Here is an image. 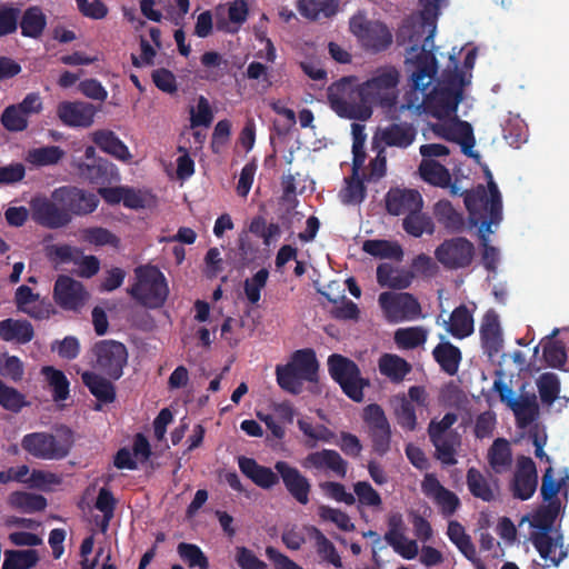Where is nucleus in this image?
Wrapping results in <instances>:
<instances>
[{"mask_svg":"<svg viewBox=\"0 0 569 569\" xmlns=\"http://www.w3.org/2000/svg\"><path fill=\"white\" fill-rule=\"evenodd\" d=\"M63 154L64 152L60 147L47 146L29 150L26 159L34 166L44 167L58 163Z\"/></svg>","mask_w":569,"mask_h":569,"instance_id":"nucleus-50","label":"nucleus"},{"mask_svg":"<svg viewBox=\"0 0 569 569\" xmlns=\"http://www.w3.org/2000/svg\"><path fill=\"white\" fill-rule=\"evenodd\" d=\"M432 356L441 370L447 375L453 376L458 372L462 355L460 349L451 342L438 343L432 350Z\"/></svg>","mask_w":569,"mask_h":569,"instance_id":"nucleus-35","label":"nucleus"},{"mask_svg":"<svg viewBox=\"0 0 569 569\" xmlns=\"http://www.w3.org/2000/svg\"><path fill=\"white\" fill-rule=\"evenodd\" d=\"M390 123L377 130L375 139L385 147L408 149L416 141L417 127L412 122L401 121L398 116H390Z\"/></svg>","mask_w":569,"mask_h":569,"instance_id":"nucleus-18","label":"nucleus"},{"mask_svg":"<svg viewBox=\"0 0 569 569\" xmlns=\"http://www.w3.org/2000/svg\"><path fill=\"white\" fill-rule=\"evenodd\" d=\"M318 515L322 520L333 522L342 531L355 530L350 517L340 509L322 505L318 509Z\"/></svg>","mask_w":569,"mask_h":569,"instance_id":"nucleus-60","label":"nucleus"},{"mask_svg":"<svg viewBox=\"0 0 569 569\" xmlns=\"http://www.w3.org/2000/svg\"><path fill=\"white\" fill-rule=\"evenodd\" d=\"M403 230L415 237L419 238L423 233L433 234L435 232V223L427 213L420 211H412L407 214L402 220Z\"/></svg>","mask_w":569,"mask_h":569,"instance_id":"nucleus-44","label":"nucleus"},{"mask_svg":"<svg viewBox=\"0 0 569 569\" xmlns=\"http://www.w3.org/2000/svg\"><path fill=\"white\" fill-rule=\"evenodd\" d=\"M91 351L96 358L94 368L111 380L121 378L128 362V351L122 342L111 339L100 340L93 345Z\"/></svg>","mask_w":569,"mask_h":569,"instance_id":"nucleus-11","label":"nucleus"},{"mask_svg":"<svg viewBox=\"0 0 569 569\" xmlns=\"http://www.w3.org/2000/svg\"><path fill=\"white\" fill-rule=\"evenodd\" d=\"M366 196V187L359 174L346 179V187L340 191L341 201L346 204L360 203Z\"/></svg>","mask_w":569,"mask_h":569,"instance_id":"nucleus-56","label":"nucleus"},{"mask_svg":"<svg viewBox=\"0 0 569 569\" xmlns=\"http://www.w3.org/2000/svg\"><path fill=\"white\" fill-rule=\"evenodd\" d=\"M234 550V560L241 569H268L267 563L260 560L251 549L238 546Z\"/></svg>","mask_w":569,"mask_h":569,"instance_id":"nucleus-64","label":"nucleus"},{"mask_svg":"<svg viewBox=\"0 0 569 569\" xmlns=\"http://www.w3.org/2000/svg\"><path fill=\"white\" fill-rule=\"evenodd\" d=\"M399 72L395 67L378 69L362 83L353 76L342 77L327 88L330 109L340 118L367 121L372 116V107L379 106L390 111L396 108Z\"/></svg>","mask_w":569,"mask_h":569,"instance_id":"nucleus-1","label":"nucleus"},{"mask_svg":"<svg viewBox=\"0 0 569 569\" xmlns=\"http://www.w3.org/2000/svg\"><path fill=\"white\" fill-rule=\"evenodd\" d=\"M378 302L389 323L413 321L423 317L420 302L409 292L385 291L379 295Z\"/></svg>","mask_w":569,"mask_h":569,"instance_id":"nucleus-9","label":"nucleus"},{"mask_svg":"<svg viewBox=\"0 0 569 569\" xmlns=\"http://www.w3.org/2000/svg\"><path fill=\"white\" fill-rule=\"evenodd\" d=\"M509 408L513 411L519 426L522 427L531 423L538 416V403L535 396L517 398Z\"/></svg>","mask_w":569,"mask_h":569,"instance_id":"nucleus-49","label":"nucleus"},{"mask_svg":"<svg viewBox=\"0 0 569 569\" xmlns=\"http://www.w3.org/2000/svg\"><path fill=\"white\" fill-rule=\"evenodd\" d=\"M319 363L313 349L296 350L286 365L276 367L277 383L281 389L298 395L302 381L315 382L318 379Z\"/></svg>","mask_w":569,"mask_h":569,"instance_id":"nucleus-5","label":"nucleus"},{"mask_svg":"<svg viewBox=\"0 0 569 569\" xmlns=\"http://www.w3.org/2000/svg\"><path fill=\"white\" fill-rule=\"evenodd\" d=\"M53 300L62 310L80 312L90 298L82 282L67 274H60L54 281Z\"/></svg>","mask_w":569,"mask_h":569,"instance_id":"nucleus-14","label":"nucleus"},{"mask_svg":"<svg viewBox=\"0 0 569 569\" xmlns=\"http://www.w3.org/2000/svg\"><path fill=\"white\" fill-rule=\"evenodd\" d=\"M274 470L279 473L284 488L299 503L307 505L311 491L309 479L303 476L296 467L290 466L287 461H277Z\"/></svg>","mask_w":569,"mask_h":569,"instance_id":"nucleus-21","label":"nucleus"},{"mask_svg":"<svg viewBox=\"0 0 569 569\" xmlns=\"http://www.w3.org/2000/svg\"><path fill=\"white\" fill-rule=\"evenodd\" d=\"M465 86V76L462 72L455 71L446 79L439 81L430 93L425 96L423 101L416 106L411 99L402 103L399 112L416 109L418 112L422 108L423 112L439 120L456 113L458 104L462 100Z\"/></svg>","mask_w":569,"mask_h":569,"instance_id":"nucleus-2","label":"nucleus"},{"mask_svg":"<svg viewBox=\"0 0 569 569\" xmlns=\"http://www.w3.org/2000/svg\"><path fill=\"white\" fill-rule=\"evenodd\" d=\"M81 240L96 247L111 246L118 248L120 239L102 227H89L81 231Z\"/></svg>","mask_w":569,"mask_h":569,"instance_id":"nucleus-51","label":"nucleus"},{"mask_svg":"<svg viewBox=\"0 0 569 569\" xmlns=\"http://www.w3.org/2000/svg\"><path fill=\"white\" fill-rule=\"evenodd\" d=\"M42 373L49 382L52 390V397L56 401H63L69 397V380L63 371L47 366L42 368Z\"/></svg>","mask_w":569,"mask_h":569,"instance_id":"nucleus-48","label":"nucleus"},{"mask_svg":"<svg viewBox=\"0 0 569 569\" xmlns=\"http://www.w3.org/2000/svg\"><path fill=\"white\" fill-rule=\"evenodd\" d=\"M362 250L366 253L380 259H392L400 261L403 257V250L401 246L389 240H366L362 244Z\"/></svg>","mask_w":569,"mask_h":569,"instance_id":"nucleus-43","label":"nucleus"},{"mask_svg":"<svg viewBox=\"0 0 569 569\" xmlns=\"http://www.w3.org/2000/svg\"><path fill=\"white\" fill-rule=\"evenodd\" d=\"M569 480L568 475L562 477L560 480H556L553 477V469L548 467L542 476L540 495L543 501L551 502L557 497L560 488L565 486Z\"/></svg>","mask_w":569,"mask_h":569,"instance_id":"nucleus-58","label":"nucleus"},{"mask_svg":"<svg viewBox=\"0 0 569 569\" xmlns=\"http://www.w3.org/2000/svg\"><path fill=\"white\" fill-rule=\"evenodd\" d=\"M91 139L100 150L112 156L117 160L129 162L132 159L129 148L112 130H97L92 133Z\"/></svg>","mask_w":569,"mask_h":569,"instance_id":"nucleus-31","label":"nucleus"},{"mask_svg":"<svg viewBox=\"0 0 569 569\" xmlns=\"http://www.w3.org/2000/svg\"><path fill=\"white\" fill-rule=\"evenodd\" d=\"M385 540L392 547L395 552L407 560L413 559L418 555L417 541L408 539L405 536V531H395L391 538L389 532H386Z\"/></svg>","mask_w":569,"mask_h":569,"instance_id":"nucleus-53","label":"nucleus"},{"mask_svg":"<svg viewBox=\"0 0 569 569\" xmlns=\"http://www.w3.org/2000/svg\"><path fill=\"white\" fill-rule=\"evenodd\" d=\"M26 405L24 396L0 379V406L9 411L19 412Z\"/></svg>","mask_w":569,"mask_h":569,"instance_id":"nucleus-59","label":"nucleus"},{"mask_svg":"<svg viewBox=\"0 0 569 569\" xmlns=\"http://www.w3.org/2000/svg\"><path fill=\"white\" fill-rule=\"evenodd\" d=\"M47 26L46 14L39 7H30L24 10L21 20L20 28L21 34L27 38H39Z\"/></svg>","mask_w":569,"mask_h":569,"instance_id":"nucleus-42","label":"nucleus"},{"mask_svg":"<svg viewBox=\"0 0 569 569\" xmlns=\"http://www.w3.org/2000/svg\"><path fill=\"white\" fill-rule=\"evenodd\" d=\"M81 381L98 401L93 408L96 411H100L102 405L112 403L116 400L114 385L101 375L93 371H83L81 373Z\"/></svg>","mask_w":569,"mask_h":569,"instance_id":"nucleus-27","label":"nucleus"},{"mask_svg":"<svg viewBox=\"0 0 569 569\" xmlns=\"http://www.w3.org/2000/svg\"><path fill=\"white\" fill-rule=\"evenodd\" d=\"M133 272L134 282L128 288V295L144 308H161L169 296V287L163 272L152 264L138 266Z\"/></svg>","mask_w":569,"mask_h":569,"instance_id":"nucleus-4","label":"nucleus"},{"mask_svg":"<svg viewBox=\"0 0 569 569\" xmlns=\"http://www.w3.org/2000/svg\"><path fill=\"white\" fill-rule=\"evenodd\" d=\"M0 121L3 128L11 132L23 131L29 124L27 117L14 104H10L3 110Z\"/></svg>","mask_w":569,"mask_h":569,"instance_id":"nucleus-57","label":"nucleus"},{"mask_svg":"<svg viewBox=\"0 0 569 569\" xmlns=\"http://www.w3.org/2000/svg\"><path fill=\"white\" fill-rule=\"evenodd\" d=\"M302 468L307 470H327L343 479L347 476L348 462L340 453L332 449H322L308 453L301 461Z\"/></svg>","mask_w":569,"mask_h":569,"instance_id":"nucleus-22","label":"nucleus"},{"mask_svg":"<svg viewBox=\"0 0 569 569\" xmlns=\"http://www.w3.org/2000/svg\"><path fill=\"white\" fill-rule=\"evenodd\" d=\"M269 271L266 268L258 270L251 278H247L243 282V292L247 300L256 306L261 299V291L267 286Z\"/></svg>","mask_w":569,"mask_h":569,"instance_id":"nucleus-52","label":"nucleus"},{"mask_svg":"<svg viewBox=\"0 0 569 569\" xmlns=\"http://www.w3.org/2000/svg\"><path fill=\"white\" fill-rule=\"evenodd\" d=\"M435 257L448 270L465 269L473 261L475 246L463 237L446 239L436 248Z\"/></svg>","mask_w":569,"mask_h":569,"instance_id":"nucleus-13","label":"nucleus"},{"mask_svg":"<svg viewBox=\"0 0 569 569\" xmlns=\"http://www.w3.org/2000/svg\"><path fill=\"white\" fill-rule=\"evenodd\" d=\"M418 171L421 179L431 186L440 188L450 186L451 174L449 170L435 159H422Z\"/></svg>","mask_w":569,"mask_h":569,"instance_id":"nucleus-36","label":"nucleus"},{"mask_svg":"<svg viewBox=\"0 0 569 569\" xmlns=\"http://www.w3.org/2000/svg\"><path fill=\"white\" fill-rule=\"evenodd\" d=\"M31 219L47 229H59L68 226L71 218L52 196L38 194L29 201Z\"/></svg>","mask_w":569,"mask_h":569,"instance_id":"nucleus-15","label":"nucleus"},{"mask_svg":"<svg viewBox=\"0 0 569 569\" xmlns=\"http://www.w3.org/2000/svg\"><path fill=\"white\" fill-rule=\"evenodd\" d=\"M180 558L190 567L209 569V561L201 548L194 543L180 542L177 547Z\"/></svg>","mask_w":569,"mask_h":569,"instance_id":"nucleus-54","label":"nucleus"},{"mask_svg":"<svg viewBox=\"0 0 569 569\" xmlns=\"http://www.w3.org/2000/svg\"><path fill=\"white\" fill-rule=\"evenodd\" d=\"M337 0H298L299 13L309 20L331 18L338 11Z\"/></svg>","mask_w":569,"mask_h":569,"instance_id":"nucleus-37","label":"nucleus"},{"mask_svg":"<svg viewBox=\"0 0 569 569\" xmlns=\"http://www.w3.org/2000/svg\"><path fill=\"white\" fill-rule=\"evenodd\" d=\"M349 30L366 51L379 53L392 43L388 27L378 20H370L363 10L357 11L349 20Z\"/></svg>","mask_w":569,"mask_h":569,"instance_id":"nucleus-6","label":"nucleus"},{"mask_svg":"<svg viewBox=\"0 0 569 569\" xmlns=\"http://www.w3.org/2000/svg\"><path fill=\"white\" fill-rule=\"evenodd\" d=\"M355 495L362 506L380 507L382 503L379 492L368 481H358L353 485Z\"/></svg>","mask_w":569,"mask_h":569,"instance_id":"nucleus-62","label":"nucleus"},{"mask_svg":"<svg viewBox=\"0 0 569 569\" xmlns=\"http://www.w3.org/2000/svg\"><path fill=\"white\" fill-rule=\"evenodd\" d=\"M306 530L310 538L315 540L317 553L321 559L331 563L335 568H342L341 557L339 556L335 545L323 535V532L315 526H308L306 527Z\"/></svg>","mask_w":569,"mask_h":569,"instance_id":"nucleus-38","label":"nucleus"},{"mask_svg":"<svg viewBox=\"0 0 569 569\" xmlns=\"http://www.w3.org/2000/svg\"><path fill=\"white\" fill-rule=\"evenodd\" d=\"M538 473L535 461L527 456L517 459L516 471L510 483V490L515 498L530 499L537 490Z\"/></svg>","mask_w":569,"mask_h":569,"instance_id":"nucleus-19","label":"nucleus"},{"mask_svg":"<svg viewBox=\"0 0 569 569\" xmlns=\"http://www.w3.org/2000/svg\"><path fill=\"white\" fill-rule=\"evenodd\" d=\"M328 370L348 398L356 402L363 400V389L369 386V380L361 377L360 369L353 360L332 353L328 358Z\"/></svg>","mask_w":569,"mask_h":569,"instance_id":"nucleus-7","label":"nucleus"},{"mask_svg":"<svg viewBox=\"0 0 569 569\" xmlns=\"http://www.w3.org/2000/svg\"><path fill=\"white\" fill-rule=\"evenodd\" d=\"M481 346L489 357L497 355L502 347V333L498 315L488 311L480 325Z\"/></svg>","mask_w":569,"mask_h":569,"instance_id":"nucleus-30","label":"nucleus"},{"mask_svg":"<svg viewBox=\"0 0 569 569\" xmlns=\"http://www.w3.org/2000/svg\"><path fill=\"white\" fill-rule=\"evenodd\" d=\"M447 331L458 339L467 338L473 332V318L467 306L460 305L451 312Z\"/></svg>","mask_w":569,"mask_h":569,"instance_id":"nucleus-39","label":"nucleus"},{"mask_svg":"<svg viewBox=\"0 0 569 569\" xmlns=\"http://www.w3.org/2000/svg\"><path fill=\"white\" fill-rule=\"evenodd\" d=\"M11 508L24 513H34L47 508V499L42 495L28 491H13L8 498Z\"/></svg>","mask_w":569,"mask_h":569,"instance_id":"nucleus-41","label":"nucleus"},{"mask_svg":"<svg viewBox=\"0 0 569 569\" xmlns=\"http://www.w3.org/2000/svg\"><path fill=\"white\" fill-rule=\"evenodd\" d=\"M297 425L299 430L309 438L306 442L308 448H315L318 441L330 443L336 439V433L325 425L312 426L305 419H299Z\"/></svg>","mask_w":569,"mask_h":569,"instance_id":"nucleus-46","label":"nucleus"},{"mask_svg":"<svg viewBox=\"0 0 569 569\" xmlns=\"http://www.w3.org/2000/svg\"><path fill=\"white\" fill-rule=\"evenodd\" d=\"M96 112L93 104L83 101H62L57 108L58 118L68 127L89 128Z\"/></svg>","mask_w":569,"mask_h":569,"instance_id":"nucleus-26","label":"nucleus"},{"mask_svg":"<svg viewBox=\"0 0 569 569\" xmlns=\"http://www.w3.org/2000/svg\"><path fill=\"white\" fill-rule=\"evenodd\" d=\"M435 217L447 230L461 232L465 228V218L458 212L449 200H439L433 208Z\"/></svg>","mask_w":569,"mask_h":569,"instance_id":"nucleus-40","label":"nucleus"},{"mask_svg":"<svg viewBox=\"0 0 569 569\" xmlns=\"http://www.w3.org/2000/svg\"><path fill=\"white\" fill-rule=\"evenodd\" d=\"M543 358L549 367L562 368L567 360L565 346L560 341H549L543 346Z\"/></svg>","mask_w":569,"mask_h":569,"instance_id":"nucleus-63","label":"nucleus"},{"mask_svg":"<svg viewBox=\"0 0 569 569\" xmlns=\"http://www.w3.org/2000/svg\"><path fill=\"white\" fill-rule=\"evenodd\" d=\"M540 400L545 405H552L560 392V382L552 372L542 373L538 380Z\"/></svg>","mask_w":569,"mask_h":569,"instance_id":"nucleus-55","label":"nucleus"},{"mask_svg":"<svg viewBox=\"0 0 569 569\" xmlns=\"http://www.w3.org/2000/svg\"><path fill=\"white\" fill-rule=\"evenodd\" d=\"M378 368L382 376L393 383H400L412 370V366L402 357L395 353H383L378 361Z\"/></svg>","mask_w":569,"mask_h":569,"instance_id":"nucleus-33","label":"nucleus"},{"mask_svg":"<svg viewBox=\"0 0 569 569\" xmlns=\"http://www.w3.org/2000/svg\"><path fill=\"white\" fill-rule=\"evenodd\" d=\"M466 483L470 493L485 502L496 500L499 493L498 479L492 476L486 477L475 467L467 470Z\"/></svg>","mask_w":569,"mask_h":569,"instance_id":"nucleus-28","label":"nucleus"},{"mask_svg":"<svg viewBox=\"0 0 569 569\" xmlns=\"http://www.w3.org/2000/svg\"><path fill=\"white\" fill-rule=\"evenodd\" d=\"M530 540L540 557L558 567L567 558L568 551L563 547V536L556 530L552 533L531 532Z\"/></svg>","mask_w":569,"mask_h":569,"instance_id":"nucleus-25","label":"nucleus"},{"mask_svg":"<svg viewBox=\"0 0 569 569\" xmlns=\"http://www.w3.org/2000/svg\"><path fill=\"white\" fill-rule=\"evenodd\" d=\"M487 458L495 473L501 475L509 471L512 466L510 442L505 438H497L488 449Z\"/></svg>","mask_w":569,"mask_h":569,"instance_id":"nucleus-34","label":"nucleus"},{"mask_svg":"<svg viewBox=\"0 0 569 569\" xmlns=\"http://www.w3.org/2000/svg\"><path fill=\"white\" fill-rule=\"evenodd\" d=\"M39 561L38 551L34 549L7 550L2 569H30Z\"/></svg>","mask_w":569,"mask_h":569,"instance_id":"nucleus-45","label":"nucleus"},{"mask_svg":"<svg viewBox=\"0 0 569 569\" xmlns=\"http://www.w3.org/2000/svg\"><path fill=\"white\" fill-rule=\"evenodd\" d=\"M421 489L427 497L433 500L441 513L446 517L452 516L460 506L458 496L443 487L433 473H427L421 482Z\"/></svg>","mask_w":569,"mask_h":569,"instance_id":"nucleus-23","label":"nucleus"},{"mask_svg":"<svg viewBox=\"0 0 569 569\" xmlns=\"http://www.w3.org/2000/svg\"><path fill=\"white\" fill-rule=\"evenodd\" d=\"M396 418L401 428L413 431L417 427V416L413 403L405 396L400 399L399 406L396 408Z\"/></svg>","mask_w":569,"mask_h":569,"instance_id":"nucleus-61","label":"nucleus"},{"mask_svg":"<svg viewBox=\"0 0 569 569\" xmlns=\"http://www.w3.org/2000/svg\"><path fill=\"white\" fill-rule=\"evenodd\" d=\"M83 157L84 160L77 166L78 173L83 180L106 186L120 179L118 168L108 159L98 157L94 147L88 146Z\"/></svg>","mask_w":569,"mask_h":569,"instance_id":"nucleus-12","label":"nucleus"},{"mask_svg":"<svg viewBox=\"0 0 569 569\" xmlns=\"http://www.w3.org/2000/svg\"><path fill=\"white\" fill-rule=\"evenodd\" d=\"M431 130L441 139L459 143L466 156L479 157L478 153L472 151L476 141L472 127L469 122L456 118L452 123H432Z\"/></svg>","mask_w":569,"mask_h":569,"instance_id":"nucleus-20","label":"nucleus"},{"mask_svg":"<svg viewBox=\"0 0 569 569\" xmlns=\"http://www.w3.org/2000/svg\"><path fill=\"white\" fill-rule=\"evenodd\" d=\"M422 207L423 200L418 190L390 188L386 194V210L391 216H407L422 210Z\"/></svg>","mask_w":569,"mask_h":569,"instance_id":"nucleus-24","label":"nucleus"},{"mask_svg":"<svg viewBox=\"0 0 569 569\" xmlns=\"http://www.w3.org/2000/svg\"><path fill=\"white\" fill-rule=\"evenodd\" d=\"M428 332L423 327L399 328L395 332V342L402 349H416L427 341Z\"/></svg>","mask_w":569,"mask_h":569,"instance_id":"nucleus-47","label":"nucleus"},{"mask_svg":"<svg viewBox=\"0 0 569 569\" xmlns=\"http://www.w3.org/2000/svg\"><path fill=\"white\" fill-rule=\"evenodd\" d=\"M485 174L488 179V190L482 184L472 190H466L465 206L469 213L470 226L481 224L486 231H490V226L498 224L502 219V200L492 173L487 167Z\"/></svg>","mask_w":569,"mask_h":569,"instance_id":"nucleus-3","label":"nucleus"},{"mask_svg":"<svg viewBox=\"0 0 569 569\" xmlns=\"http://www.w3.org/2000/svg\"><path fill=\"white\" fill-rule=\"evenodd\" d=\"M238 466L240 471L254 485L262 489H270L279 482V473L269 467L259 465L254 459L239 457Z\"/></svg>","mask_w":569,"mask_h":569,"instance_id":"nucleus-29","label":"nucleus"},{"mask_svg":"<svg viewBox=\"0 0 569 569\" xmlns=\"http://www.w3.org/2000/svg\"><path fill=\"white\" fill-rule=\"evenodd\" d=\"M33 337V326L26 319L7 318L0 321V339L4 342L26 345Z\"/></svg>","mask_w":569,"mask_h":569,"instance_id":"nucleus-32","label":"nucleus"},{"mask_svg":"<svg viewBox=\"0 0 569 569\" xmlns=\"http://www.w3.org/2000/svg\"><path fill=\"white\" fill-rule=\"evenodd\" d=\"M21 448L31 457L40 460H61L66 458L71 448L67 439H58L46 431L27 433L21 439Z\"/></svg>","mask_w":569,"mask_h":569,"instance_id":"nucleus-10","label":"nucleus"},{"mask_svg":"<svg viewBox=\"0 0 569 569\" xmlns=\"http://www.w3.org/2000/svg\"><path fill=\"white\" fill-rule=\"evenodd\" d=\"M455 412H447L441 420L432 419L428 427V436L433 447L436 456L443 465L453 466L457 463L456 447L460 445V437L451 427L457 422Z\"/></svg>","mask_w":569,"mask_h":569,"instance_id":"nucleus-8","label":"nucleus"},{"mask_svg":"<svg viewBox=\"0 0 569 569\" xmlns=\"http://www.w3.org/2000/svg\"><path fill=\"white\" fill-rule=\"evenodd\" d=\"M363 421L368 426L372 450L379 456H385L390 450L391 427L381 406L368 405L363 409Z\"/></svg>","mask_w":569,"mask_h":569,"instance_id":"nucleus-17","label":"nucleus"},{"mask_svg":"<svg viewBox=\"0 0 569 569\" xmlns=\"http://www.w3.org/2000/svg\"><path fill=\"white\" fill-rule=\"evenodd\" d=\"M52 198L63 207L71 219L73 216H87L93 212L99 204V198L94 193L74 186L54 189Z\"/></svg>","mask_w":569,"mask_h":569,"instance_id":"nucleus-16","label":"nucleus"}]
</instances>
